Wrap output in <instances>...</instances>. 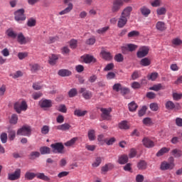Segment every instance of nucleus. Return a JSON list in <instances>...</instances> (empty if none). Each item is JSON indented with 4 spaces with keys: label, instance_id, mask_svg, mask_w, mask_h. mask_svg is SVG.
Wrapping results in <instances>:
<instances>
[{
    "label": "nucleus",
    "instance_id": "f257e3e1",
    "mask_svg": "<svg viewBox=\"0 0 182 182\" xmlns=\"http://www.w3.org/2000/svg\"><path fill=\"white\" fill-rule=\"evenodd\" d=\"M124 5L122 0H114L112 2V6H111V11L114 14L119 12Z\"/></svg>",
    "mask_w": 182,
    "mask_h": 182
},
{
    "label": "nucleus",
    "instance_id": "f03ea898",
    "mask_svg": "<svg viewBox=\"0 0 182 182\" xmlns=\"http://www.w3.org/2000/svg\"><path fill=\"white\" fill-rule=\"evenodd\" d=\"M14 19L17 22L23 21L26 20L25 9H19L14 12Z\"/></svg>",
    "mask_w": 182,
    "mask_h": 182
},
{
    "label": "nucleus",
    "instance_id": "7ed1b4c3",
    "mask_svg": "<svg viewBox=\"0 0 182 182\" xmlns=\"http://www.w3.org/2000/svg\"><path fill=\"white\" fill-rule=\"evenodd\" d=\"M17 135L30 136L31 135V127L29 126H23L17 131Z\"/></svg>",
    "mask_w": 182,
    "mask_h": 182
},
{
    "label": "nucleus",
    "instance_id": "20e7f679",
    "mask_svg": "<svg viewBox=\"0 0 182 182\" xmlns=\"http://www.w3.org/2000/svg\"><path fill=\"white\" fill-rule=\"evenodd\" d=\"M28 109V105L26 101L21 102V104L16 102L14 104V109L17 114H21V111H26Z\"/></svg>",
    "mask_w": 182,
    "mask_h": 182
},
{
    "label": "nucleus",
    "instance_id": "39448f33",
    "mask_svg": "<svg viewBox=\"0 0 182 182\" xmlns=\"http://www.w3.org/2000/svg\"><path fill=\"white\" fill-rule=\"evenodd\" d=\"M50 147L53 149V153L63 154L64 150V145L62 143L58 142L55 144H52Z\"/></svg>",
    "mask_w": 182,
    "mask_h": 182
},
{
    "label": "nucleus",
    "instance_id": "423d86ee",
    "mask_svg": "<svg viewBox=\"0 0 182 182\" xmlns=\"http://www.w3.org/2000/svg\"><path fill=\"white\" fill-rule=\"evenodd\" d=\"M73 0H64V4H68V7H65V9L63 11H60L59 15L60 16L66 15L67 14H69L71 11H73V4L70 3Z\"/></svg>",
    "mask_w": 182,
    "mask_h": 182
},
{
    "label": "nucleus",
    "instance_id": "0eeeda50",
    "mask_svg": "<svg viewBox=\"0 0 182 182\" xmlns=\"http://www.w3.org/2000/svg\"><path fill=\"white\" fill-rule=\"evenodd\" d=\"M21 178V169L18 168L13 173L8 174V180L14 181Z\"/></svg>",
    "mask_w": 182,
    "mask_h": 182
},
{
    "label": "nucleus",
    "instance_id": "6e6552de",
    "mask_svg": "<svg viewBox=\"0 0 182 182\" xmlns=\"http://www.w3.org/2000/svg\"><path fill=\"white\" fill-rule=\"evenodd\" d=\"M175 167L174 163H167L166 161H163L161 163L160 169L161 171H167V170H171L173 169Z\"/></svg>",
    "mask_w": 182,
    "mask_h": 182
},
{
    "label": "nucleus",
    "instance_id": "1a4fd4ad",
    "mask_svg": "<svg viewBox=\"0 0 182 182\" xmlns=\"http://www.w3.org/2000/svg\"><path fill=\"white\" fill-rule=\"evenodd\" d=\"M100 111L102 112V118L104 120H110V112H112L111 108H101Z\"/></svg>",
    "mask_w": 182,
    "mask_h": 182
},
{
    "label": "nucleus",
    "instance_id": "9d476101",
    "mask_svg": "<svg viewBox=\"0 0 182 182\" xmlns=\"http://www.w3.org/2000/svg\"><path fill=\"white\" fill-rule=\"evenodd\" d=\"M78 92L82 94V96L85 100H90L92 97V92L88 91L86 88H80Z\"/></svg>",
    "mask_w": 182,
    "mask_h": 182
},
{
    "label": "nucleus",
    "instance_id": "9b49d317",
    "mask_svg": "<svg viewBox=\"0 0 182 182\" xmlns=\"http://www.w3.org/2000/svg\"><path fill=\"white\" fill-rule=\"evenodd\" d=\"M149 54V48L148 47H142L140 48V50H139L136 53V56L139 58H142L143 57H145Z\"/></svg>",
    "mask_w": 182,
    "mask_h": 182
},
{
    "label": "nucleus",
    "instance_id": "f8f14e48",
    "mask_svg": "<svg viewBox=\"0 0 182 182\" xmlns=\"http://www.w3.org/2000/svg\"><path fill=\"white\" fill-rule=\"evenodd\" d=\"M129 17H122L119 16V20L117 21V27L122 28L127 25Z\"/></svg>",
    "mask_w": 182,
    "mask_h": 182
},
{
    "label": "nucleus",
    "instance_id": "ddd939ff",
    "mask_svg": "<svg viewBox=\"0 0 182 182\" xmlns=\"http://www.w3.org/2000/svg\"><path fill=\"white\" fill-rule=\"evenodd\" d=\"M39 107L41 108H50L52 103L50 100H41L39 101Z\"/></svg>",
    "mask_w": 182,
    "mask_h": 182
},
{
    "label": "nucleus",
    "instance_id": "4468645a",
    "mask_svg": "<svg viewBox=\"0 0 182 182\" xmlns=\"http://www.w3.org/2000/svg\"><path fill=\"white\" fill-rule=\"evenodd\" d=\"M82 60L84 61L85 63L89 64V63H95V59L92 55H85L82 56Z\"/></svg>",
    "mask_w": 182,
    "mask_h": 182
},
{
    "label": "nucleus",
    "instance_id": "2eb2a0df",
    "mask_svg": "<svg viewBox=\"0 0 182 182\" xmlns=\"http://www.w3.org/2000/svg\"><path fill=\"white\" fill-rule=\"evenodd\" d=\"M143 145H144L145 147L149 149L152 148L155 146L154 144V141L151 140V139H149L148 137H144L142 140Z\"/></svg>",
    "mask_w": 182,
    "mask_h": 182
},
{
    "label": "nucleus",
    "instance_id": "dca6fc26",
    "mask_svg": "<svg viewBox=\"0 0 182 182\" xmlns=\"http://www.w3.org/2000/svg\"><path fill=\"white\" fill-rule=\"evenodd\" d=\"M133 11V7L127 6L124 9L123 11H122L121 16L119 17H124V18H129L130 13Z\"/></svg>",
    "mask_w": 182,
    "mask_h": 182
},
{
    "label": "nucleus",
    "instance_id": "f3484780",
    "mask_svg": "<svg viewBox=\"0 0 182 182\" xmlns=\"http://www.w3.org/2000/svg\"><path fill=\"white\" fill-rule=\"evenodd\" d=\"M17 38V42L21 44V45H25L27 44V38L23 36V33H19L18 36H16Z\"/></svg>",
    "mask_w": 182,
    "mask_h": 182
},
{
    "label": "nucleus",
    "instance_id": "a211bd4d",
    "mask_svg": "<svg viewBox=\"0 0 182 182\" xmlns=\"http://www.w3.org/2000/svg\"><path fill=\"white\" fill-rule=\"evenodd\" d=\"M140 12L143 16L147 18L149 15L151 14V9H149L146 6H143L142 7H140Z\"/></svg>",
    "mask_w": 182,
    "mask_h": 182
},
{
    "label": "nucleus",
    "instance_id": "6ab92c4d",
    "mask_svg": "<svg viewBox=\"0 0 182 182\" xmlns=\"http://www.w3.org/2000/svg\"><path fill=\"white\" fill-rule=\"evenodd\" d=\"M166 89V86L162 85L161 83H159L156 85H154V86L149 88V90H154L155 92H158L159 90H164Z\"/></svg>",
    "mask_w": 182,
    "mask_h": 182
},
{
    "label": "nucleus",
    "instance_id": "aec40b11",
    "mask_svg": "<svg viewBox=\"0 0 182 182\" xmlns=\"http://www.w3.org/2000/svg\"><path fill=\"white\" fill-rule=\"evenodd\" d=\"M58 60V55L55 54H51V55L49 56V64L52 66H54L56 65V63Z\"/></svg>",
    "mask_w": 182,
    "mask_h": 182
},
{
    "label": "nucleus",
    "instance_id": "412c9836",
    "mask_svg": "<svg viewBox=\"0 0 182 182\" xmlns=\"http://www.w3.org/2000/svg\"><path fill=\"white\" fill-rule=\"evenodd\" d=\"M71 126L68 123H65L64 124L59 125L56 127V129L60 130L62 132H66L70 129Z\"/></svg>",
    "mask_w": 182,
    "mask_h": 182
},
{
    "label": "nucleus",
    "instance_id": "4be33fe9",
    "mask_svg": "<svg viewBox=\"0 0 182 182\" xmlns=\"http://www.w3.org/2000/svg\"><path fill=\"white\" fill-rule=\"evenodd\" d=\"M156 28L159 31H164L166 29V23L163 21H158L156 23Z\"/></svg>",
    "mask_w": 182,
    "mask_h": 182
},
{
    "label": "nucleus",
    "instance_id": "5701e85b",
    "mask_svg": "<svg viewBox=\"0 0 182 182\" xmlns=\"http://www.w3.org/2000/svg\"><path fill=\"white\" fill-rule=\"evenodd\" d=\"M176 105H179V104H174L172 101H167L165 103V108L168 110H173L176 109Z\"/></svg>",
    "mask_w": 182,
    "mask_h": 182
},
{
    "label": "nucleus",
    "instance_id": "b1692460",
    "mask_svg": "<svg viewBox=\"0 0 182 182\" xmlns=\"http://www.w3.org/2000/svg\"><path fill=\"white\" fill-rule=\"evenodd\" d=\"M36 178H37V179L43 180V181H47V182L50 181V178H49V176H47L46 175H45L44 173H37Z\"/></svg>",
    "mask_w": 182,
    "mask_h": 182
},
{
    "label": "nucleus",
    "instance_id": "393cba45",
    "mask_svg": "<svg viewBox=\"0 0 182 182\" xmlns=\"http://www.w3.org/2000/svg\"><path fill=\"white\" fill-rule=\"evenodd\" d=\"M58 75L64 77H68L71 75V72L68 70L62 69L60 70H58Z\"/></svg>",
    "mask_w": 182,
    "mask_h": 182
},
{
    "label": "nucleus",
    "instance_id": "a878e982",
    "mask_svg": "<svg viewBox=\"0 0 182 182\" xmlns=\"http://www.w3.org/2000/svg\"><path fill=\"white\" fill-rule=\"evenodd\" d=\"M37 176V173H34L33 172H26L24 174V178L31 181L33 180Z\"/></svg>",
    "mask_w": 182,
    "mask_h": 182
},
{
    "label": "nucleus",
    "instance_id": "bb28decb",
    "mask_svg": "<svg viewBox=\"0 0 182 182\" xmlns=\"http://www.w3.org/2000/svg\"><path fill=\"white\" fill-rule=\"evenodd\" d=\"M129 161V156L127 155H122L119 158V164L121 165H124Z\"/></svg>",
    "mask_w": 182,
    "mask_h": 182
},
{
    "label": "nucleus",
    "instance_id": "cd10ccee",
    "mask_svg": "<svg viewBox=\"0 0 182 182\" xmlns=\"http://www.w3.org/2000/svg\"><path fill=\"white\" fill-rule=\"evenodd\" d=\"M151 60H149L147 58H144L140 61V65H141V66H143V67L149 66L151 65Z\"/></svg>",
    "mask_w": 182,
    "mask_h": 182
},
{
    "label": "nucleus",
    "instance_id": "c85d7f7f",
    "mask_svg": "<svg viewBox=\"0 0 182 182\" xmlns=\"http://www.w3.org/2000/svg\"><path fill=\"white\" fill-rule=\"evenodd\" d=\"M39 152L41 155H46L50 154V148L47 146H43L39 149Z\"/></svg>",
    "mask_w": 182,
    "mask_h": 182
},
{
    "label": "nucleus",
    "instance_id": "c756f323",
    "mask_svg": "<svg viewBox=\"0 0 182 182\" xmlns=\"http://www.w3.org/2000/svg\"><path fill=\"white\" fill-rule=\"evenodd\" d=\"M87 136H88V139L90 141H93L95 140V130L94 129H90L88 131L87 133Z\"/></svg>",
    "mask_w": 182,
    "mask_h": 182
},
{
    "label": "nucleus",
    "instance_id": "7c9ffc66",
    "mask_svg": "<svg viewBox=\"0 0 182 182\" xmlns=\"http://www.w3.org/2000/svg\"><path fill=\"white\" fill-rule=\"evenodd\" d=\"M6 34L9 37L12 38L13 39H15L16 36L18 35L16 33H15L11 28H9L8 30H6Z\"/></svg>",
    "mask_w": 182,
    "mask_h": 182
},
{
    "label": "nucleus",
    "instance_id": "2f4dec72",
    "mask_svg": "<svg viewBox=\"0 0 182 182\" xmlns=\"http://www.w3.org/2000/svg\"><path fill=\"white\" fill-rule=\"evenodd\" d=\"M86 114H87V111L86 110L82 111L81 109H75V111H74V115L78 117H84Z\"/></svg>",
    "mask_w": 182,
    "mask_h": 182
},
{
    "label": "nucleus",
    "instance_id": "473e14b6",
    "mask_svg": "<svg viewBox=\"0 0 182 182\" xmlns=\"http://www.w3.org/2000/svg\"><path fill=\"white\" fill-rule=\"evenodd\" d=\"M171 154L175 158H180L182 156V151L177 149H173Z\"/></svg>",
    "mask_w": 182,
    "mask_h": 182
},
{
    "label": "nucleus",
    "instance_id": "72a5a7b5",
    "mask_svg": "<svg viewBox=\"0 0 182 182\" xmlns=\"http://www.w3.org/2000/svg\"><path fill=\"white\" fill-rule=\"evenodd\" d=\"M101 54H102V57H103L104 60H112V54H110L109 52H107V51H102L101 52Z\"/></svg>",
    "mask_w": 182,
    "mask_h": 182
},
{
    "label": "nucleus",
    "instance_id": "f704fd0d",
    "mask_svg": "<svg viewBox=\"0 0 182 182\" xmlns=\"http://www.w3.org/2000/svg\"><path fill=\"white\" fill-rule=\"evenodd\" d=\"M119 127L121 129L127 130L129 129V125L127 121H122V122L119 124Z\"/></svg>",
    "mask_w": 182,
    "mask_h": 182
},
{
    "label": "nucleus",
    "instance_id": "c9c22d12",
    "mask_svg": "<svg viewBox=\"0 0 182 182\" xmlns=\"http://www.w3.org/2000/svg\"><path fill=\"white\" fill-rule=\"evenodd\" d=\"M139 170H145L147 168V163L145 161H140L138 162Z\"/></svg>",
    "mask_w": 182,
    "mask_h": 182
},
{
    "label": "nucleus",
    "instance_id": "e433bc0d",
    "mask_svg": "<svg viewBox=\"0 0 182 182\" xmlns=\"http://www.w3.org/2000/svg\"><path fill=\"white\" fill-rule=\"evenodd\" d=\"M170 151V149L168 148H166V147H163L162 149H160V151H159L156 153V156H162L164 155V154H166L167 152Z\"/></svg>",
    "mask_w": 182,
    "mask_h": 182
},
{
    "label": "nucleus",
    "instance_id": "4c0bfd02",
    "mask_svg": "<svg viewBox=\"0 0 182 182\" xmlns=\"http://www.w3.org/2000/svg\"><path fill=\"white\" fill-rule=\"evenodd\" d=\"M77 141V137H73V139H70L68 141L65 142L64 144L65 146L70 147L71 146H74L75 142Z\"/></svg>",
    "mask_w": 182,
    "mask_h": 182
},
{
    "label": "nucleus",
    "instance_id": "58836bf2",
    "mask_svg": "<svg viewBox=\"0 0 182 182\" xmlns=\"http://www.w3.org/2000/svg\"><path fill=\"white\" fill-rule=\"evenodd\" d=\"M113 168L114 165H112V164H107L102 167V171L104 173H107L108 171L112 169Z\"/></svg>",
    "mask_w": 182,
    "mask_h": 182
},
{
    "label": "nucleus",
    "instance_id": "ea45409f",
    "mask_svg": "<svg viewBox=\"0 0 182 182\" xmlns=\"http://www.w3.org/2000/svg\"><path fill=\"white\" fill-rule=\"evenodd\" d=\"M128 108L129 109L130 112H134L136 110V108H138V105H136V102H132L128 104Z\"/></svg>",
    "mask_w": 182,
    "mask_h": 182
},
{
    "label": "nucleus",
    "instance_id": "a19ab883",
    "mask_svg": "<svg viewBox=\"0 0 182 182\" xmlns=\"http://www.w3.org/2000/svg\"><path fill=\"white\" fill-rule=\"evenodd\" d=\"M40 152L39 151H33L31 152V154H30V155L28 156V159H30V160H34L36 158L40 157Z\"/></svg>",
    "mask_w": 182,
    "mask_h": 182
},
{
    "label": "nucleus",
    "instance_id": "79ce46f5",
    "mask_svg": "<svg viewBox=\"0 0 182 182\" xmlns=\"http://www.w3.org/2000/svg\"><path fill=\"white\" fill-rule=\"evenodd\" d=\"M166 9L165 7H160L159 9H156V15L162 16V15H166Z\"/></svg>",
    "mask_w": 182,
    "mask_h": 182
},
{
    "label": "nucleus",
    "instance_id": "37998d69",
    "mask_svg": "<svg viewBox=\"0 0 182 182\" xmlns=\"http://www.w3.org/2000/svg\"><path fill=\"white\" fill-rule=\"evenodd\" d=\"M31 68V72L32 73H36L41 70L40 65L35 63L30 65Z\"/></svg>",
    "mask_w": 182,
    "mask_h": 182
},
{
    "label": "nucleus",
    "instance_id": "c03bdc74",
    "mask_svg": "<svg viewBox=\"0 0 182 182\" xmlns=\"http://www.w3.org/2000/svg\"><path fill=\"white\" fill-rule=\"evenodd\" d=\"M115 141H116V139L114 137H111L110 139H104V142L106 143L107 146H111L114 144Z\"/></svg>",
    "mask_w": 182,
    "mask_h": 182
},
{
    "label": "nucleus",
    "instance_id": "a18cd8bd",
    "mask_svg": "<svg viewBox=\"0 0 182 182\" xmlns=\"http://www.w3.org/2000/svg\"><path fill=\"white\" fill-rule=\"evenodd\" d=\"M158 77V73H152L151 74H149L147 75L148 80L155 81L156 79Z\"/></svg>",
    "mask_w": 182,
    "mask_h": 182
},
{
    "label": "nucleus",
    "instance_id": "49530a36",
    "mask_svg": "<svg viewBox=\"0 0 182 182\" xmlns=\"http://www.w3.org/2000/svg\"><path fill=\"white\" fill-rule=\"evenodd\" d=\"M124 48H126L127 49H129L130 52H133L136 50V49L138 48L136 45L134 44H127L125 46H123Z\"/></svg>",
    "mask_w": 182,
    "mask_h": 182
},
{
    "label": "nucleus",
    "instance_id": "de8ad7c7",
    "mask_svg": "<svg viewBox=\"0 0 182 182\" xmlns=\"http://www.w3.org/2000/svg\"><path fill=\"white\" fill-rule=\"evenodd\" d=\"M122 89H124V87H123L122 85L119 83H115L114 87H112V90H114L115 92H120V90H122Z\"/></svg>",
    "mask_w": 182,
    "mask_h": 182
},
{
    "label": "nucleus",
    "instance_id": "09e8293b",
    "mask_svg": "<svg viewBox=\"0 0 182 182\" xmlns=\"http://www.w3.org/2000/svg\"><path fill=\"white\" fill-rule=\"evenodd\" d=\"M140 35V33L138 31H132L129 33H128V38H134L136 36H139Z\"/></svg>",
    "mask_w": 182,
    "mask_h": 182
},
{
    "label": "nucleus",
    "instance_id": "8fccbe9b",
    "mask_svg": "<svg viewBox=\"0 0 182 182\" xmlns=\"http://www.w3.org/2000/svg\"><path fill=\"white\" fill-rule=\"evenodd\" d=\"M36 21L33 18H30L28 20L27 25L28 27H34L36 26Z\"/></svg>",
    "mask_w": 182,
    "mask_h": 182
},
{
    "label": "nucleus",
    "instance_id": "3c124183",
    "mask_svg": "<svg viewBox=\"0 0 182 182\" xmlns=\"http://www.w3.org/2000/svg\"><path fill=\"white\" fill-rule=\"evenodd\" d=\"M17 120H18V117H17L16 114H13L10 119L11 124H16Z\"/></svg>",
    "mask_w": 182,
    "mask_h": 182
},
{
    "label": "nucleus",
    "instance_id": "603ef678",
    "mask_svg": "<svg viewBox=\"0 0 182 182\" xmlns=\"http://www.w3.org/2000/svg\"><path fill=\"white\" fill-rule=\"evenodd\" d=\"M124 60V58L121 53L117 54L114 56V60L117 61V63H122Z\"/></svg>",
    "mask_w": 182,
    "mask_h": 182
},
{
    "label": "nucleus",
    "instance_id": "864d4df0",
    "mask_svg": "<svg viewBox=\"0 0 182 182\" xmlns=\"http://www.w3.org/2000/svg\"><path fill=\"white\" fill-rule=\"evenodd\" d=\"M171 43H173V46H179L182 44V40H181L180 38H173L171 41Z\"/></svg>",
    "mask_w": 182,
    "mask_h": 182
},
{
    "label": "nucleus",
    "instance_id": "5fc2aeb1",
    "mask_svg": "<svg viewBox=\"0 0 182 182\" xmlns=\"http://www.w3.org/2000/svg\"><path fill=\"white\" fill-rule=\"evenodd\" d=\"M109 29V26H105L97 30V33L102 35Z\"/></svg>",
    "mask_w": 182,
    "mask_h": 182
},
{
    "label": "nucleus",
    "instance_id": "6e6d98bb",
    "mask_svg": "<svg viewBox=\"0 0 182 182\" xmlns=\"http://www.w3.org/2000/svg\"><path fill=\"white\" fill-rule=\"evenodd\" d=\"M142 122H143V124H144L145 126H151L153 124V122L149 117H146L143 119Z\"/></svg>",
    "mask_w": 182,
    "mask_h": 182
},
{
    "label": "nucleus",
    "instance_id": "4d7b16f0",
    "mask_svg": "<svg viewBox=\"0 0 182 182\" xmlns=\"http://www.w3.org/2000/svg\"><path fill=\"white\" fill-rule=\"evenodd\" d=\"M50 130V128L49 126L45 125L41 127V134H48L49 133V131Z\"/></svg>",
    "mask_w": 182,
    "mask_h": 182
},
{
    "label": "nucleus",
    "instance_id": "13d9d810",
    "mask_svg": "<svg viewBox=\"0 0 182 182\" xmlns=\"http://www.w3.org/2000/svg\"><path fill=\"white\" fill-rule=\"evenodd\" d=\"M114 68V65L112 63H110L109 64H107L106 67L104 68V71L108 72L110 70H112Z\"/></svg>",
    "mask_w": 182,
    "mask_h": 182
},
{
    "label": "nucleus",
    "instance_id": "bf43d9fd",
    "mask_svg": "<svg viewBox=\"0 0 182 182\" xmlns=\"http://www.w3.org/2000/svg\"><path fill=\"white\" fill-rule=\"evenodd\" d=\"M42 96H43L42 92H34V93H33V95H32V98H33V100H37L40 99L41 97H42Z\"/></svg>",
    "mask_w": 182,
    "mask_h": 182
},
{
    "label": "nucleus",
    "instance_id": "052dcab7",
    "mask_svg": "<svg viewBox=\"0 0 182 182\" xmlns=\"http://www.w3.org/2000/svg\"><path fill=\"white\" fill-rule=\"evenodd\" d=\"M77 90L75 88L71 89L70 90L69 92H68V96L70 98H73L75 96L77 95Z\"/></svg>",
    "mask_w": 182,
    "mask_h": 182
},
{
    "label": "nucleus",
    "instance_id": "680f3d73",
    "mask_svg": "<svg viewBox=\"0 0 182 182\" xmlns=\"http://www.w3.org/2000/svg\"><path fill=\"white\" fill-rule=\"evenodd\" d=\"M77 40L73 39L70 41V48L71 49L77 48Z\"/></svg>",
    "mask_w": 182,
    "mask_h": 182
},
{
    "label": "nucleus",
    "instance_id": "e2e57ef3",
    "mask_svg": "<svg viewBox=\"0 0 182 182\" xmlns=\"http://www.w3.org/2000/svg\"><path fill=\"white\" fill-rule=\"evenodd\" d=\"M60 50L62 51V54L64 55H68L70 53V49L67 46L63 47Z\"/></svg>",
    "mask_w": 182,
    "mask_h": 182
},
{
    "label": "nucleus",
    "instance_id": "0e129e2a",
    "mask_svg": "<svg viewBox=\"0 0 182 182\" xmlns=\"http://www.w3.org/2000/svg\"><path fill=\"white\" fill-rule=\"evenodd\" d=\"M58 111L60 112L66 113L67 112L66 106L65 105H60L58 107Z\"/></svg>",
    "mask_w": 182,
    "mask_h": 182
},
{
    "label": "nucleus",
    "instance_id": "69168bd1",
    "mask_svg": "<svg viewBox=\"0 0 182 182\" xmlns=\"http://www.w3.org/2000/svg\"><path fill=\"white\" fill-rule=\"evenodd\" d=\"M7 139H8V136L6 133H2L0 135V140L1 141L2 144H6Z\"/></svg>",
    "mask_w": 182,
    "mask_h": 182
},
{
    "label": "nucleus",
    "instance_id": "338daca9",
    "mask_svg": "<svg viewBox=\"0 0 182 182\" xmlns=\"http://www.w3.org/2000/svg\"><path fill=\"white\" fill-rule=\"evenodd\" d=\"M19 60H23L28 57V53H18V55Z\"/></svg>",
    "mask_w": 182,
    "mask_h": 182
},
{
    "label": "nucleus",
    "instance_id": "774afa93",
    "mask_svg": "<svg viewBox=\"0 0 182 182\" xmlns=\"http://www.w3.org/2000/svg\"><path fill=\"white\" fill-rule=\"evenodd\" d=\"M173 100H175V101L181 100L182 94H178L177 92H175L173 94Z\"/></svg>",
    "mask_w": 182,
    "mask_h": 182
}]
</instances>
